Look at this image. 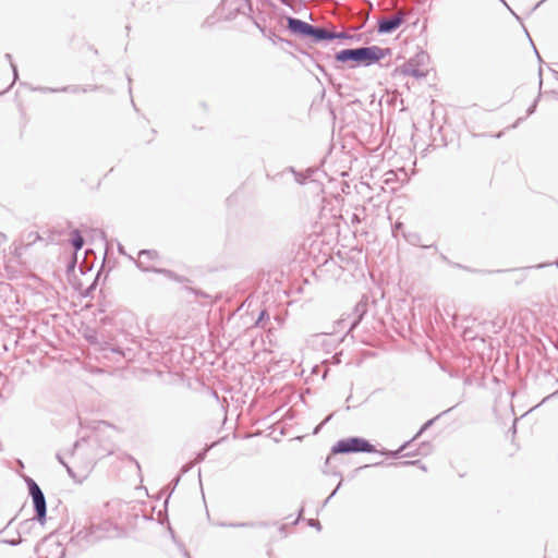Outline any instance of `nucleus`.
I'll return each mask as SVG.
<instances>
[{"label": "nucleus", "instance_id": "nucleus-7", "mask_svg": "<svg viewBox=\"0 0 558 558\" xmlns=\"http://www.w3.org/2000/svg\"><path fill=\"white\" fill-rule=\"evenodd\" d=\"M158 259V253L155 250H143L138 253L136 266L144 272H154L156 267L154 262Z\"/></svg>", "mask_w": 558, "mask_h": 558}, {"label": "nucleus", "instance_id": "nucleus-30", "mask_svg": "<svg viewBox=\"0 0 558 558\" xmlns=\"http://www.w3.org/2000/svg\"><path fill=\"white\" fill-rule=\"evenodd\" d=\"M13 520H14V519L10 520L7 526H9L10 524H12Z\"/></svg>", "mask_w": 558, "mask_h": 558}, {"label": "nucleus", "instance_id": "nucleus-25", "mask_svg": "<svg viewBox=\"0 0 558 558\" xmlns=\"http://www.w3.org/2000/svg\"><path fill=\"white\" fill-rule=\"evenodd\" d=\"M255 24H256V26L259 28V31L262 32V34H263L264 36H266V31H265V28H264V27H262L258 23H255Z\"/></svg>", "mask_w": 558, "mask_h": 558}, {"label": "nucleus", "instance_id": "nucleus-19", "mask_svg": "<svg viewBox=\"0 0 558 558\" xmlns=\"http://www.w3.org/2000/svg\"><path fill=\"white\" fill-rule=\"evenodd\" d=\"M43 92H77V88L63 87L61 89H52V88H41Z\"/></svg>", "mask_w": 558, "mask_h": 558}, {"label": "nucleus", "instance_id": "nucleus-21", "mask_svg": "<svg viewBox=\"0 0 558 558\" xmlns=\"http://www.w3.org/2000/svg\"><path fill=\"white\" fill-rule=\"evenodd\" d=\"M266 317L268 318V314H267V312H266V311H262V312H260V314H259V316H258V318H257V320L255 322V326H256V327H259V326H260V323H262V322L264 320V318H266Z\"/></svg>", "mask_w": 558, "mask_h": 558}, {"label": "nucleus", "instance_id": "nucleus-3", "mask_svg": "<svg viewBox=\"0 0 558 558\" xmlns=\"http://www.w3.org/2000/svg\"><path fill=\"white\" fill-rule=\"evenodd\" d=\"M375 447L366 439L360 437H351L339 440L333 447V453H350V452H374Z\"/></svg>", "mask_w": 558, "mask_h": 558}, {"label": "nucleus", "instance_id": "nucleus-20", "mask_svg": "<svg viewBox=\"0 0 558 558\" xmlns=\"http://www.w3.org/2000/svg\"><path fill=\"white\" fill-rule=\"evenodd\" d=\"M1 543L8 544L10 546H17L22 543V537L20 536L17 539H2Z\"/></svg>", "mask_w": 558, "mask_h": 558}, {"label": "nucleus", "instance_id": "nucleus-4", "mask_svg": "<svg viewBox=\"0 0 558 558\" xmlns=\"http://www.w3.org/2000/svg\"><path fill=\"white\" fill-rule=\"evenodd\" d=\"M26 484L28 486L29 495L32 496L34 509L36 512L35 519L41 524L46 523L47 515V502L45 495L38 484L31 477L26 478Z\"/></svg>", "mask_w": 558, "mask_h": 558}, {"label": "nucleus", "instance_id": "nucleus-24", "mask_svg": "<svg viewBox=\"0 0 558 558\" xmlns=\"http://www.w3.org/2000/svg\"><path fill=\"white\" fill-rule=\"evenodd\" d=\"M282 4L289 7V8H292V3H291V0H279Z\"/></svg>", "mask_w": 558, "mask_h": 558}, {"label": "nucleus", "instance_id": "nucleus-1", "mask_svg": "<svg viewBox=\"0 0 558 558\" xmlns=\"http://www.w3.org/2000/svg\"><path fill=\"white\" fill-rule=\"evenodd\" d=\"M387 51V49L378 46L343 49L336 53V60L339 62L354 61L357 64L368 66L381 60Z\"/></svg>", "mask_w": 558, "mask_h": 558}, {"label": "nucleus", "instance_id": "nucleus-26", "mask_svg": "<svg viewBox=\"0 0 558 558\" xmlns=\"http://www.w3.org/2000/svg\"><path fill=\"white\" fill-rule=\"evenodd\" d=\"M535 106H536V102H534L531 107H529L527 112L532 113L534 111V109H535Z\"/></svg>", "mask_w": 558, "mask_h": 558}, {"label": "nucleus", "instance_id": "nucleus-10", "mask_svg": "<svg viewBox=\"0 0 558 558\" xmlns=\"http://www.w3.org/2000/svg\"><path fill=\"white\" fill-rule=\"evenodd\" d=\"M335 32H329L322 27L312 26L310 37H312L314 43H319L323 40H331L333 39Z\"/></svg>", "mask_w": 558, "mask_h": 558}, {"label": "nucleus", "instance_id": "nucleus-17", "mask_svg": "<svg viewBox=\"0 0 558 558\" xmlns=\"http://www.w3.org/2000/svg\"><path fill=\"white\" fill-rule=\"evenodd\" d=\"M437 417L435 418H432L429 421H427L422 427L421 429L417 432V434L412 438V440L416 439L424 430H426L429 426L433 425L434 421L436 420Z\"/></svg>", "mask_w": 558, "mask_h": 558}, {"label": "nucleus", "instance_id": "nucleus-5", "mask_svg": "<svg viewBox=\"0 0 558 558\" xmlns=\"http://www.w3.org/2000/svg\"><path fill=\"white\" fill-rule=\"evenodd\" d=\"M116 526L110 521H104L99 524H93L89 527L81 531L78 536L88 543H95L102 538L109 537Z\"/></svg>", "mask_w": 558, "mask_h": 558}, {"label": "nucleus", "instance_id": "nucleus-15", "mask_svg": "<svg viewBox=\"0 0 558 558\" xmlns=\"http://www.w3.org/2000/svg\"><path fill=\"white\" fill-rule=\"evenodd\" d=\"M220 526L225 527H252L255 526L253 522H238V523H220Z\"/></svg>", "mask_w": 558, "mask_h": 558}, {"label": "nucleus", "instance_id": "nucleus-12", "mask_svg": "<svg viewBox=\"0 0 558 558\" xmlns=\"http://www.w3.org/2000/svg\"><path fill=\"white\" fill-rule=\"evenodd\" d=\"M71 242H72V245L74 246L75 251H78V250H81L83 247L84 239L81 235L78 230H73L72 231V233H71Z\"/></svg>", "mask_w": 558, "mask_h": 558}, {"label": "nucleus", "instance_id": "nucleus-2", "mask_svg": "<svg viewBox=\"0 0 558 558\" xmlns=\"http://www.w3.org/2000/svg\"><path fill=\"white\" fill-rule=\"evenodd\" d=\"M428 59L429 57L426 52L420 51L400 66V73L415 78H424L427 75L424 66L427 64Z\"/></svg>", "mask_w": 558, "mask_h": 558}, {"label": "nucleus", "instance_id": "nucleus-6", "mask_svg": "<svg viewBox=\"0 0 558 558\" xmlns=\"http://www.w3.org/2000/svg\"><path fill=\"white\" fill-rule=\"evenodd\" d=\"M367 311H368V300H367V298H363L360 302L356 303L352 313L349 314L348 317H342L337 323L339 325L348 323L350 325L349 331H351L363 319V317L367 313Z\"/></svg>", "mask_w": 558, "mask_h": 558}, {"label": "nucleus", "instance_id": "nucleus-16", "mask_svg": "<svg viewBox=\"0 0 558 558\" xmlns=\"http://www.w3.org/2000/svg\"><path fill=\"white\" fill-rule=\"evenodd\" d=\"M410 444V441L403 444L398 450L396 451H388V452H381L383 454H389L393 458H398L400 456V453L408 447V445Z\"/></svg>", "mask_w": 558, "mask_h": 558}, {"label": "nucleus", "instance_id": "nucleus-27", "mask_svg": "<svg viewBox=\"0 0 558 558\" xmlns=\"http://www.w3.org/2000/svg\"><path fill=\"white\" fill-rule=\"evenodd\" d=\"M337 489L332 490V493L330 494V496L326 499V502H328L330 500V498L336 494Z\"/></svg>", "mask_w": 558, "mask_h": 558}, {"label": "nucleus", "instance_id": "nucleus-8", "mask_svg": "<svg viewBox=\"0 0 558 558\" xmlns=\"http://www.w3.org/2000/svg\"><path fill=\"white\" fill-rule=\"evenodd\" d=\"M403 22V13L399 12L389 19H383L378 22V33L389 34L396 31Z\"/></svg>", "mask_w": 558, "mask_h": 558}, {"label": "nucleus", "instance_id": "nucleus-9", "mask_svg": "<svg viewBox=\"0 0 558 558\" xmlns=\"http://www.w3.org/2000/svg\"><path fill=\"white\" fill-rule=\"evenodd\" d=\"M287 23L288 28L291 33L300 35L302 37H310L313 25L291 16L287 19Z\"/></svg>", "mask_w": 558, "mask_h": 558}, {"label": "nucleus", "instance_id": "nucleus-11", "mask_svg": "<svg viewBox=\"0 0 558 558\" xmlns=\"http://www.w3.org/2000/svg\"><path fill=\"white\" fill-rule=\"evenodd\" d=\"M154 272L161 274L165 277H167L168 279L174 280V281H178V282H185V281H187V279L185 277L179 276L175 272H173L172 270H169V269H166V268H156L154 270Z\"/></svg>", "mask_w": 558, "mask_h": 558}, {"label": "nucleus", "instance_id": "nucleus-29", "mask_svg": "<svg viewBox=\"0 0 558 558\" xmlns=\"http://www.w3.org/2000/svg\"><path fill=\"white\" fill-rule=\"evenodd\" d=\"M499 1L502 2L509 9V7L505 0H499Z\"/></svg>", "mask_w": 558, "mask_h": 558}, {"label": "nucleus", "instance_id": "nucleus-13", "mask_svg": "<svg viewBox=\"0 0 558 558\" xmlns=\"http://www.w3.org/2000/svg\"><path fill=\"white\" fill-rule=\"evenodd\" d=\"M34 520H36V519L34 518V519L25 520L20 523L19 529H17L20 536L22 534H26L31 531L32 526L34 525Z\"/></svg>", "mask_w": 558, "mask_h": 558}, {"label": "nucleus", "instance_id": "nucleus-23", "mask_svg": "<svg viewBox=\"0 0 558 558\" xmlns=\"http://www.w3.org/2000/svg\"><path fill=\"white\" fill-rule=\"evenodd\" d=\"M310 525L311 526H314V527H317V529H320V524L318 521H315V520H311L310 521Z\"/></svg>", "mask_w": 558, "mask_h": 558}, {"label": "nucleus", "instance_id": "nucleus-14", "mask_svg": "<svg viewBox=\"0 0 558 558\" xmlns=\"http://www.w3.org/2000/svg\"><path fill=\"white\" fill-rule=\"evenodd\" d=\"M58 460H59V462H60L62 465H64V466H65V469H66V471H68L69 475H70L73 480H75V481H80V482H81V481H82V478L85 476V475H82V476L80 477V476L74 472L73 468H71L70 465H68V464L63 461V459L61 458V456H58Z\"/></svg>", "mask_w": 558, "mask_h": 558}, {"label": "nucleus", "instance_id": "nucleus-18", "mask_svg": "<svg viewBox=\"0 0 558 558\" xmlns=\"http://www.w3.org/2000/svg\"><path fill=\"white\" fill-rule=\"evenodd\" d=\"M5 59L11 64V68H12V71H13L14 81H15L17 78V69H16L15 64L12 62V56L10 53H7L5 54Z\"/></svg>", "mask_w": 558, "mask_h": 558}, {"label": "nucleus", "instance_id": "nucleus-22", "mask_svg": "<svg viewBox=\"0 0 558 558\" xmlns=\"http://www.w3.org/2000/svg\"><path fill=\"white\" fill-rule=\"evenodd\" d=\"M336 38L352 39L353 36L349 35L348 33L341 32V33H335L333 39H336Z\"/></svg>", "mask_w": 558, "mask_h": 558}, {"label": "nucleus", "instance_id": "nucleus-28", "mask_svg": "<svg viewBox=\"0 0 558 558\" xmlns=\"http://www.w3.org/2000/svg\"><path fill=\"white\" fill-rule=\"evenodd\" d=\"M401 226H402V223H401V222H397V223L395 225V228H396V229H400V228H401Z\"/></svg>", "mask_w": 558, "mask_h": 558}]
</instances>
